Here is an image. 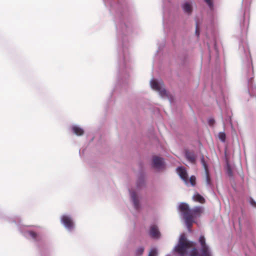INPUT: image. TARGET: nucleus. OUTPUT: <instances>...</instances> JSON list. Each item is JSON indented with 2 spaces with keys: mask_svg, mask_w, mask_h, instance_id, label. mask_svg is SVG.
<instances>
[{
  "mask_svg": "<svg viewBox=\"0 0 256 256\" xmlns=\"http://www.w3.org/2000/svg\"><path fill=\"white\" fill-rule=\"evenodd\" d=\"M244 14L243 22L240 23V30L237 32L236 36L240 40L239 51L244 56L242 62V72L248 80V91L250 92V88L252 87V80L253 78V66L249 48L248 44L242 41V38L246 35L249 24L248 18H245Z\"/></svg>",
  "mask_w": 256,
  "mask_h": 256,
  "instance_id": "f257e3e1",
  "label": "nucleus"
},
{
  "mask_svg": "<svg viewBox=\"0 0 256 256\" xmlns=\"http://www.w3.org/2000/svg\"><path fill=\"white\" fill-rule=\"evenodd\" d=\"M116 25L118 38L120 40V39L122 44V50H120L118 52L119 78L121 79L123 75L126 76L127 69L129 67L128 63L130 60L128 50V42L126 36V34L130 31V28L121 20L119 21L116 20Z\"/></svg>",
  "mask_w": 256,
  "mask_h": 256,
  "instance_id": "f03ea898",
  "label": "nucleus"
},
{
  "mask_svg": "<svg viewBox=\"0 0 256 256\" xmlns=\"http://www.w3.org/2000/svg\"><path fill=\"white\" fill-rule=\"evenodd\" d=\"M6 220L9 222H14L16 224L20 232L27 239L34 242H38L42 238V228L40 226H25L19 223L18 218H6Z\"/></svg>",
  "mask_w": 256,
  "mask_h": 256,
  "instance_id": "7ed1b4c3",
  "label": "nucleus"
},
{
  "mask_svg": "<svg viewBox=\"0 0 256 256\" xmlns=\"http://www.w3.org/2000/svg\"><path fill=\"white\" fill-rule=\"evenodd\" d=\"M208 7L206 20V28L212 30L218 24V17L212 0H204Z\"/></svg>",
  "mask_w": 256,
  "mask_h": 256,
  "instance_id": "20e7f679",
  "label": "nucleus"
},
{
  "mask_svg": "<svg viewBox=\"0 0 256 256\" xmlns=\"http://www.w3.org/2000/svg\"><path fill=\"white\" fill-rule=\"evenodd\" d=\"M193 242H188L184 234H180L178 244L174 248L172 252L179 256H186L188 250L192 246Z\"/></svg>",
  "mask_w": 256,
  "mask_h": 256,
  "instance_id": "39448f33",
  "label": "nucleus"
},
{
  "mask_svg": "<svg viewBox=\"0 0 256 256\" xmlns=\"http://www.w3.org/2000/svg\"><path fill=\"white\" fill-rule=\"evenodd\" d=\"M198 242L201 246V254H198V250L194 248L192 250L190 256H212L211 250L206 244L204 236H201L199 238Z\"/></svg>",
  "mask_w": 256,
  "mask_h": 256,
  "instance_id": "423d86ee",
  "label": "nucleus"
},
{
  "mask_svg": "<svg viewBox=\"0 0 256 256\" xmlns=\"http://www.w3.org/2000/svg\"><path fill=\"white\" fill-rule=\"evenodd\" d=\"M202 208L201 206H196L193 209H190L188 210L186 216V224L188 230H190V227L194 222V217H196L200 215L202 212Z\"/></svg>",
  "mask_w": 256,
  "mask_h": 256,
  "instance_id": "0eeeda50",
  "label": "nucleus"
},
{
  "mask_svg": "<svg viewBox=\"0 0 256 256\" xmlns=\"http://www.w3.org/2000/svg\"><path fill=\"white\" fill-rule=\"evenodd\" d=\"M150 84L152 89L158 92L162 98H168V92L161 80L152 78L150 82Z\"/></svg>",
  "mask_w": 256,
  "mask_h": 256,
  "instance_id": "6e6552de",
  "label": "nucleus"
},
{
  "mask_svg": "<svg viewBox=\"0 0 256 256\" xmlns=\"http://www.w3.org/2000/svg\"><path fill=\"white\" fill-rule=\"evenodd\" d=\"M176 172L184 182L185 184L188 185L189 184L192 186L196 184V178L194 176H192L190 178L186 172V168L183 166H178L176 169Z\"/></svg>",
  "mask_w": 256,
  "mask_h": 256,
  "instance_id": "1a4fd4ad",
  "label": "nucleus"
},
{
  "mask_svg": "<svg viewBox=\"0 0 256 256\" xmlns=\"http://www.w3.org/2000/svg\"><path fill=\"white\" fill-rule=\"evenodd\" d=\"M60 222L66 230L72 232L75 228V224L73 217L69 214H62L60 217Z\"/></svg>",
  "mask_w": 256,
  "mask_h": 256,
  "instance_id": "9d476101",
  "label": "nucleus"
},
{
  "mask_svg": "<svg viewBox=\"0 0 256 256\" xmlns=\"http://www.w3.org/2000/svg\"><path fill=\"white\" fill-rule=\"evenodd\" d=\"M196 5L194 0H186L181 4L184 12L188 16L192 14L194 6Z\"/></svg>",
  "mask_w": 256,
  "mask_h": 256,
  "instance_id": "9b49d317",
  "label": "nucleus"
},
{
  "mask_svg": "<svg viewBox=\"0 0 256 256\" xmlns=\"http://www.w3.org/2000/svg\"><path fill=\"white\" fill-rule=\"evenodd\" d=\"M201 162L204 169L206 186L208 189L212 190L213 188V184L210 178L208 166L204 162V158L203 157L201 158Z\"/></svg>",
  "mask_w": 256,
  "mask_h": 256,
  "instance_id": "f8f14e48",
  "label": "nucleus"
},
{
  "mask_svg": "<svg viewBox=\"0 0 256 256\" xmlns=\"http://www.w3.org/2000/svg\"><path fill=\"white\" fill-rule=\"evenodd\" d=\"M131 201L133 204L134 208L138 210L140 208V204L138 196L135 192L132 190H129Z\"/></svg>",
  "mask_w": 256,
  "mask_h": 256,
  "instance_id": "ddd939ff",
  "label": "nucleus"
},
{
  "mask_svg": "<svg viewBox=\"0 0 256 256\" xmlns=\"http://www.w3.org/2000/svg\"><path fill=\"white\" fill-rule=\"evenodd\" d=\"M153 166L158 170L164 169L165 167V164L164 161V159L162 158H159L158 156H154Z\"/></svg>",
  "mask_w": 256,
  "mask_h": 256,
  "instance_id": "4468645a",
  "label": "nucleus"
},
{
  "mask_svg": "<svg viewBox=\"0 0 256 256\" xmlns=\"http://www.w3.org/2000/svg\"><path fill=\"white\" fill-rule=\"evenodd\" d=\"M149 234L154 239H158L160 237V233L157 226L152 225L150 227Z\"/></svg>",
  "mask_w": 256,
  "mask_h": 256,
  "instance_id": "2eb2a0df",
  "label": "nucleus"
},
{
  "mask_svg": "<svg viewBox=\"0 0 256 256\" xmlns=\"http://www.w3.org/2000/svg\"><path fill=\"white\" fill-rule=\"evenodd\" d=\"M70 130L74 134L77 136H82L84 134V129L79 125L72 124L70 126Z\"/></svg>",
  "mask_w": 256,
  "mask_h": 256,
  "instance_id": "dca6fc26",
  "label": "nucleus"
},
{
  "mask_svg": "<svg viewBox=\"0 0 256 256\" xmlns=\"http://www.w3.org/2000/svg\"><path fill=\"white\" fill-rule=\"evenodd\" d=\"M179 210H180L182 215L186 221L185 214L188 210H190L188 205L184 202L181 203L178 206Z\"/></svg>",
  "mask_w": 256,
  "mask_h": 256,
  "instance_id": "f3484780",
  "label": "nucleus"
},
{
  "mask_svg": "<svg viewBox=\"0 0 256 256\" xmlns=\"http://www.w3.org/2000/svg\"><path fill=\"white\" fill-rule=\"evenodd\" d=\"M185 156L187 160L192 163L196 161V156L192 152L186 150L185 151Z\"/></svg>",
  "mask_w": 256,
  "mask_h": 256,
  "instance_id": "a211bd4d",
  "label": "nucleus"
},
{
  "mask_svg": "<svg viewBox=\"0 0 256 256\" xmlns=\"http://www.w3.org/2000/svg\"><path fill=\"white\" fill-rule=\"evenodd\" d=\"M217 103L221 106L225 104V100L223 95L222 92L220 90L218 97L216 98Z\"/></svg>",
  "mask_w": 256,
  "mask_h": 256,
  "instance_id": "6ab92c4d",
  "label": "nucleus"
},
{
  "mask_svg": "<svg viewBox=\"0 0 256 256\" xmlns=\"http://www.w3.org/2000/svg\"><path fill=\"white\" fill-rule=\"evenodd\" d=\"M144 185V179L143 176H141L136 182V186L138 188H140Z\"/></svg>",
  "mask_w": 256,
  "mask_h": 256,
  "instance_id": "aec40b11",
  "label": "nucleus"
},
{
  "mask_svg": "<svg viewBox=\"0 0 256 256\" xmlns=\"http://www.w3.org/2000/svg\"><path fill=\"white\" fill-rule=\"evenodd\" d=\"M192 198L194 200L198 202L201 203L203 202L204 200V198L198 194H194Z\"/></svg>",
  "mask_w": 256,
  "mask_h": 256,
  "instance_id": "412c9836",
  "label": "nucleus"
},
{
  "mask_svg": "<svg viewBox=\"0 0 256 256\" xmlns=\"http://www.w3.org/2000/svg\"><path fill=\"white\" fill-rule=\"evenodd\" d=\"M226 174L230 177L232 176V171L230 165L227 162L226 164Z\"/></svg>",
  "mask_w": 256,
  "mask_h": 256,
  "instance_id": "4be33fe9",
  "label": "nucleus"
},
{
  "mask_svg": "<svg viewBox=\"0 0 256 256\" xmlns=\"http://www.w3.org/2000/svg\"><path fill=\"white\" fill-rule=\"evenodd\" d=\"M144 251V248L143 246L138 247L136 251V256H140Z\"/></svg>",
  "mask_w": 256,
  "mask_h": 256,
  "instance_id": "5701e85b",
  "label": "nucleus"
},
{
  "mask_svg": "<svg viewBox=\"0 0 256 256\" xmlns=\"http://www.w3.org/2000/svg\"><path fill=\"white\" fill-rule=\"evenodd\" d=\"M158 256V250L156 248H153L151 249L150 251L149 252L148 256Z\"/></svg>",
  "mask_w": 256,
  "mask_h": 256,
  "instance_id": "b1692460",
  "label": "nucleus"
},
{
  "mask_svg": "<svg viewBox=\"0 0 256 256\" xmlns=\"http://www.w3.org/2000/svg\"><path fill=\"white\" fill-rule=\"evenodd\" d=\"M226 137V134L224 132H220L218 133V138L222 142H225Z\"/></svg>",
  "mask_w": 256,
  "mask_h": 256,
  "instance_id": "393cba45",
  "label": "nucleus"
},
{
  "mask_svg": "<svg viewBox=\"0 0 256 256\" xmlns=\"http://www.w3.org/2000/svg\"><path fill=\"white\" fill-rule=\"evenodd\" d=\"M104 2L106 6H112V0H104Z\"/></svg>",
  "mask_w": 256,
  "mask_h": 256,
  "instance_id": "a878e982",
  "label": "nucleus"
},
{
  "mask_svg": "<svg viewBox=\"0 0 256 256\" xmlns=\"http://www.w3.org/2000/svg\"><path fill=\"white\" fill-rule=\"evenodd\" d=\"M249 202L252 206L256 208V202L252 198H250Z\"/></svg>",
  "mask_w": 256,
  "mask_h": 256,
  "instance_id": "bb28decb",
  "label": "nucleus"
},
{
  "mask_svg": "<svg viewBox=\"0 0 256 256\" xmlns=\"http://www.w3.org/2000/svg\"><path fill=\"white\" fill-rule=\"evenodd\" d=\"M208 124L210 126H212L214 123V120L213 118H210L208 120Z\"/></svg>",
  "mask_w": 256,
  "mask_h": 256,
  "instance_id": "cd10ccee",
  "label": "nucleus"
},
{
  "mask_svg": "<svg viewBox=\"0 0 256 256\" xmlns=\"http://www.w3.org/2000/svg\"><path fill=\"white\" fill-rule=\"evenodd\" d=\"M196 35L198 36L199 34H200V32H199V30H198V26L196 25Z\"/></svg>",
  "mask_w": 256,
  "mask_h": 256,
  "instance_id": "c85d7f7f",
  "label": "nucleus"
},
{
  "mask_svg": "<svg viewBox=\"0 0 256 256\" xmlns=\"http://www.w3.org/2000/svg\"><path fill=\"white\" fill-rule=\"evenodd\" d=\"M121 80H118V82H119L120 84V83H121Z\"/></svg>",
  "mask_w": 256,
  "mask_h": 256,
  "instance_id": "c756f323",
  "label": "nucleus"
},
{
  "mask_svg": "<svg viewBox=\"0 0 256 256\" xmlns=\"http://www.w3.org/2000/svg\"><path fill=\"white\" fill-rule=\"evenodd\" d=\"M161 48H162L161 46H159V48H158V50H160Z\"/></svg>",
  "mask_w": 256,
  "mask_h": 256,
  "instance_id": "7c9ffc66",
  "label": "nucleus"
},
{
  "mask_svg": "<svg viewBox=\"0 0 256 256\" xmlns=\"http://www.w3.org/2000/svg\"><path fill=\"white\" fill-rule=\"evenodd\" d=\"M166 256H170V255L168 254L166 255Z\"/></svg>",
  "mask_w": 256,
  "mask_h": 256,
  "instance_id": "2f4dec72",
  "label": "nucleus"
},
{
  "mask_svg": "<svg viewBox=\"0 0 256 256\" xmlns=\"http://www.w3.org/2000/svg\"><path fill=\"white\" fill-rule=\"evenodd\" d=\"M248 0V2H250V0Z\"/></svg>",
  "mask_w": 256,
  "mask_h": 256,
  "instance_id": "473e14b6",
  "label": "nucleus"
}]
</instances>
